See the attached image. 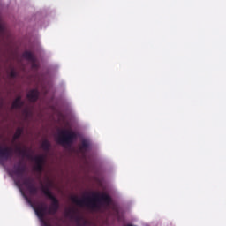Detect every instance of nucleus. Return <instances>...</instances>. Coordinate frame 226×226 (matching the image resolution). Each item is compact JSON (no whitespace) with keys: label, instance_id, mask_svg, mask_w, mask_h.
I'll use <instances>...</instances> for the list:
<instances>
[{"label":"nucleus","instance_id":"f257e3e1","mask_svg":"<svg viewBox=\"0 0 226 226\" xmlns=\"http://www.w3.org/2000/svg\"><path fill=\"white\" fill-rule=\"evenodd\" d=\"M71 200L77 206H85L91 211H100L102 206H110L112 204V198L108 193H93L92 197H83L79 199L77 195L71 196Z\"/></svg>","mask_w":226,"mask_h":226},{"label":"nucleus","instance_id":"f03ea898","mask_svg":"<svg viewBox=\"0 0 226 226\" xmlns=\"http://www.w3.org/2000/svg\"><path fill=\"white\" fill-rule=\"evenodd\" d=\"M77 139V133L72 130H62L58 134V144L70 147Z\"/></svg>","mask_w":226,"mask_h":226},{"label":"nucleus","instance_id":"7ed1b4c3","mask_svg":"<svg viewBox=\"0 0 226 226\" xmlns=\"http://www.w3.org/2000/svg\"><path fill=\"white\" fill-rule=\"evenodd\" d=\"M41 192L46 197H48V199L52 200L51 205L47 211L48 215H56L57 211H59V200H57V198L52 194V192L47 186H42Z\"/></svg>","mask_w":226,"mask_h":226},{"label":"nucleus","instance_id":"20e7f679","mask_svg":"<svg viewBox=\"0 0 226 226\" xmlns=\"http://www.w3.org/2000/svg\"><path fill=\"white\" fill-rule=\"evenodd\" d=\"M25 199L30 206H32L37 218H39L40 222H42V220H45V215H47V207L44 203H37L34 205L33 201H31L30 199H28L27 196H25Z\"/></svg>","mask_w":226,"mask_h":226},{"label":"nucleus","instance_id":"39448f33","mask_svg":"<svg viewBox=\"0 0 226 226\" xmlns=\"http://www.w3.org/2000/svg\"><path fill=\"white\" fill-rule=\"evenodd\" d=\"M13 156V149L10 147L0 146V165Z\"/></svg>","mask_w":226,"mask_h":226},{"label":"nucleus","instance_id":"423d86ee","mask_svg":"<svg viewBox=\"0 0 226 226\" xmlns=\"http://www.w3.org/2000/svg\"><path fill=\"white\" fill-rule=\"evenodd\" d=\"M35 162L34 170L36 172H43V165H45V156L37 155L34 158Z\"/></svg>","mask_w":226,"mask_h":226},{"label":"nucleus","instance_id":"0eeeda50","mask_svg":"<svg viewBox=\"0 0 226 226\" xmlns=\"http://www.w3.org/2000/svg\"><path fill=\"white\" fill-rule=\"evenodd\" d=\"M65 216L71 218V220H75L78 223H80L84 218L82 216L77 215V211L73 208H71L65 212Z\"/></svg>","mask_w":226,"mask_h":226},{"label":"nucleus","instance_id":"6e6552de","mask_svg":"<svg viewBox=\"0 0 226 226\" xmlns=\"http://www.w3.org/2000/svg\"><path fill=\"white\" fill-rule=\"evenodd\" d=\"M26 98L29 100V102L34 103L38 102V98H40V92L38 91V89H32L27 94Z\"/></svg>","mask_w":226,"mask_h":226},{"label":"nucleus","instance_id":"1a4fd4ad","mask_svg":"<svg viewBox=\"0 0 226 226\" xmlns=\"http://www.w3.org/2000/svg\"><path fill=\"white\" fill-rule=\"evenodd\" d=\"M16 153L18 154V156H21V158H28L29 160H33L31 154H29L26 149H22L20 147H16Z\"/></svg>","mask_w":226,"mask_h":226},{"label":"nucleus","instance_id":"9d476101","mask_svg":"<svg viewBox=\"0 0 226 226\" xmlns=\"http://www.w3.org/2000/svg\"><path fill=\"white\" fill-rule=\"evenodd\" d=\"M24 172H26V166H22V162H19L18 166H14L13 174L18 177H22Z\"/></svg>","mask_w":226,"mask_h":226},{"label":"nucleus","instance_id":"9b49d317","mask_svg":"<svg viewBox=\"0 0 226 226\" xmlns=\"http://www.w3.org/2000/svg\"><path fill=\"white\" fill-rule=\"evenodd\" d=\"M12 109H22L24 107V101H22V96L19 95L12 102Z\"/></svg>","mask_w":226,"mask_h":226},{"label":"nucleus","instance_id":"f8f14e48","mask_svg":"<svg viewBox=\"0 0 226 226\" xmlns=\"http://www.w3.org/2000/svg\"><path fill=\"white\" fill-rule=\"evenodd\" d=\"M90 146H91V143L89 142V140H87V139H83V140L81 141L80 146H79V151H80L81 153H87V149H89Z\"/></svg>","mask_w":226,"mask_h":226},{"label":"nucleus","instance_id":"ddd939ff","mask_svg":"<svg viewBox=\"0 0 226 226\" xmlns=\"http://www.w3.org/2000/svg\"><path fill=\"white\" fill-rule=\"evenodd\" d=\"M24 59H26V61H36V57H34V55L31 51H25L23 53Z\"/></svg>","mask_w":226,"mask_h":226},{"label":"nucleus","instance_id":"4468645a","mask_svg":"<svg viewBox=\"0 0 226 226\" xmlns=\"http://www.w3.org/2000/svg\"><path fill=\"white\" fill-rule=\"evenodd\" d=\"M41 149H43V151H50V141H49L48 139H45L44 141H42L41 143Z\"/></svg>","mask_w":226,"mask_h":226},{"label":"nucleus","instance_id":"2eb2a0df","mask_svg":"<svg viewBox=\"0 0 226 226\" xmlns=\"http://www.w3.org/2000/svg\"><path fill=\"white\" fill-rule=\"evenodd\" d=\"M22 133H24V129L19 127L13 135V140H17V139H20V137L22 136Z\"/></svg>","mask_w":226,"mask_h":226},{"label":"nucleus","instance_id":"dca6fc26","mask_svg":"<svg viewBox=\"0 0 226 226\" xmlns=\"http://www.w3.org/2000/svg\"><path fill=\"white\" fill-rule=\"evenodd\" d=\"M27 190L30 195H36V193H38V188L34 186V184L29 186Z\"/></svg>","mask_w":226,"mask_h":226},{"label":"nucleus","instance_id":"f3484780","mask_svg":"<svg viewBox=\"0 0 226 226\" xmlns=\"http://www.w3.org/2000/svg\"><path fill=\"white\" fill-rule=\"evenodd\" d=\"M23 185H24V186H26V189H28L29 186H31L32 185H34L33 179H31V178H26V179H25L24 182H23Z\"/></svg>","mask_w":226,"mask_h":226},{"label":"nucleus","instance_id":"a211bd4d","mask_svg":"<svg viewBox=\"0 0 226 226\" xmlns=\"http://www.w3.org/2000/svg\"><path fill=\"white\" fill-rule=\"evenodd\" d=\"M10 77H11L12 79H15V77H17V72H15V70H11L10 72Z\"/></svg>","mask_w":226,"mask_h":226},{"label":"nucleus","instance_id":"6ab92c4d","mask_svg":"<svg viewBox=\"0 0 226 226\" xmlns=\"http://www.w3.org/2000/svg\"><path fill=\"white\" fill-rule=\"evenodd\" d=\"M3 33H4V25L1 23V19H0V34H3Z\"/></svg>","mask_w":226,"mask_h":226},{"label":"nucleus","instance_id":"aec40b11","mask_svg":"<svg viewBox=\"0 0 226 226\" xmlns=\"http://www.w3.org/2000/svg\"><path fill=\"white\" fill-rule=\"evenodd\" d=\"M14 183H15L16 186H18L19 188H20V186H22V185L20 184V180L15 179Z\"/></svg>","mask_w":226,"mask_h":226},{"label":"nucleus","instance_id":"412c9836","mask_svg":"<svg viewBox=\"0 0 226 226\" xmlns=\"http://www.w3.org/2000/svg\"><path fill=\"white\" fill-rule=\"evenodd\" d=\"M31 63H32L33 68H38V64H36V61H31Z\"/></svg>","mask_w":226,"mask_h":226},{"label":"nucleus","instance_id":"4be33fe9","mask_svg":"<svg viewBox=\"0 0 226 226\" xmlns=\"http://www.w3.org/2000/svg\"><path fill=\"white\" fill-rule=\"evenodd\" d=\"M87 223H89V222H87V220L83 219L82 226H87Z\"/></svg>","mask_w":226,"mask_h":226},{"label":"nucleus","instance_id":"5701e85b","mask_svg":"<svg viewBox=\"0 0 226 226\" xmlns=\"http://www.w3.org/2000/svg\"><path fill=\"white\" fill-rule=\"evenodd\" d=\"M25 113L27 114V110H25Z\"/></svg>","mask_w":226,"mask_h":226}]
</instances>
